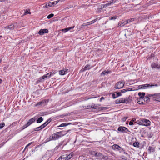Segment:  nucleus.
Here are the masks:
<instances>
[{
	"mask_svg": "<svg viewBox=\"0 0 160 160\" xmlns=\"http://www.w3.org/2000/svg\"><path fill=\"white\" fill-rule=\"evenodd\" d=\"M36 118L35 117H33L31 118L27 122V123L25 124L24 125H23L22 128V130H23L25 128H26L27 127H28L29 126H30V125H31L35 121Z\"/></svg>",
	"mask_w": 160,
	"mask_h": 160,
	"instance_id": "obj_6",
	"label": "nucleus"
},
{
	"mask_svg": "<svg viewBox=\"0 0 160 160\" xmlns=\"http://www.w3.org/2000/svg\"><path fill=\"white\" fill-rule=\"evenodd\" d=\"M154 56H155L154 54L153 53H152L151 54L150 56V58H152L154 57Z\"/></svg>",
	"mask_w": 160,
	"mask_h": 160,
	"instance_id": "obj_53",
	"label": "nucleus"
},
{
	"mask_svg": "<svg viewBox=\"0 0 160 160\" xmlns=\"http://www.w3.org/2000/svg\"><path fill=\"white\" fill-rule=\"evenodd\" d=\"M134 20V18H132L125 21L126 24H128L130 22H132Z\"/></svg>",
	"mask_w": 160,
	"mask_h": 160,
	"instance_id": "obj_30",
	"label": "nucleus"
},
{
	"mask_svg": "<svg viewBox=\"0 0 160 160\" xmlns=\"http://www.w3.org/2000/svg\"><path fill=\"white\" fill-rule=\"evenodd\" d=\"M16 23H14L13 24H10L9 25L6 26L4 28V29L5 30L8 29L9 30H13L16 27Z\"/></svg>",
	"mask_w": 160,
	"mask_h": 160,
	"instance_id": "obj_9",
	"label": "nucleus"
},
{
	"mask_svg": "<svg viewBox=\"0 0 160 160\" xmlns=\"http://www.w3.org/2000/svg\"><path fill=\"white\" fill-rule=\"evenodd\" d=\"M148 87V84H145L139 85L138 88L139 89H144Z\"/></svg>",
	"mask_w": 160,
	"mask_h": 160,
	"instance_id": "obj_20",
	"label": "nucleus"
},
{
	"mask_svg": "<svg viewBox=\"0 0 160 160\" xmlns=\"http://www.w3.org/2000/svg\"><path fill=\"white\" fill-rule=\"evenodd\" d=\"M118 0H111L110 1H109V2H110V3L111 5V4H113L114 3H115Z\"/></svg>",
	"mask_w": 160,
	"mask_h": 160,
	"instance_id": "obj_41",
	"label": "nucleus"
},
{
	"mask_svg": "<svg viewBox=\"0 0 160 160\" xmlns=\"http://www.w3.org/2000/svg\"><path fill=\"white\" fill-rule=\"evenodd\" d=\"M51 74H52L51 72H49L47 74L44 75H43V77L45 78H46L48 77L49 78L51 76Z\"/></svg>",
	"mask_w": 160,
	"mask_h": 160,
	"instance_id": "obj_34",
	"label": "nucleus"
},
{
	"mask_svg": "<svg viewBox=\"0 0 160 160\" xmlns=\"http://www.w3.org/2000/svg\"><path fill=\"white\" fill-rule=\"evenodd\" d=\"M6 1V0H0V2H4Z\"/></svg>",
	"mask_w": 160,
	"mask_h": 160,
	"instance_id": "obj_62",
	"label": "nucleus"
},
{
	"mask_svg": "<svg viewBox=\"0 0 160 160\" xmlns=\"http://www.w3.org/2000/svg\"><path fill=\"white\" fill-rule=\"evenodd\" d=\"M73 156V153L71 152L70 153L65 152L63 153L58 159L57 160H69Z\"/></svg>",
	"mask_w": 160,
	"mask_h": 160,
	"instance_id": "obj_2",
	"label": "nucleus"
},
{
	"mask_svg": "<svg viewBox=\"0 0 160 160\" xmlns=\"http://www.w3.org/2000/svg\"><path fill=\"white\" fill-rule=\"evenodd\" d=\"M130 125H132L134 124V123L132 121H130L129 123Z\"/></svg>",
	"mask_w": 160,
	"mask_h": 160,
	"instance_id": "obj_55",
	"label": "nucleus"
},
{
	"mask_svg": "<svg viewBox=\"0 0 160 160\" xmlns=\"http://www.w3.org/2000/svg\"><path fill=\"white\" fill-rule=\"evenodd\" d=\"M153 133L152 132H150L148 135V138H152L153 136Z\"/></svg>",
	"mask_w": 160,
	"mask_h": 160,
	"instance_id": "obj_36",
	"label": "nucleus"
},
{
	"mask_svg": "<svg viewBox=\"0 0 160 160\" xmlns=\"http://www.w3.org/2000/svg\"><path fill=\"white\" fill-rule=\"evenodd\" d=\"M52 136L54 139V141L58 140L60 138L58 132L52 134Z\"/></svg>",
	"mask_w": 160,
	"mask_h": 160,
	"instance_id": "obj_15",
	"label": "nucleus"
},
{
	"mask_svg": "<svg viewBox=\"0 0 160 160\" xmlns=\"http://www.w3.org/2000/svg\"><path fill=\"white\" fill-rule=\"evenodd\" d=\"M126 24L125 21L120 22L118 23V26L120 27L124 26L125 25L127 24Z\"/></svg>",
	"mask_w": 160,
	"mask_h": 160,
	"instance_id": "obj_29",
	"label": "nucleus"
},
{
	"mask_svg": "<svg viewBox=\"0 0 160 160\" xmlns=\"http://www.w3.org/2000/svg\"><path fill=\"white\" fill-rule=\"evenodd\" d=\"M68 143V142L67 141L66 139H65L63 141L60 142L51 151L53 152L54 151L58 150H61L63 149V147L67 144Z\"/></svg>",
	"mask_w": 160,
	"mask_h": 160,
	"instance_id": "obj_1",
	"label": "nucleus"
},
{
	"mask_svg": "<svg viewBox=\"0 0 160 160\" xmlns=\"http://www.w3.org/2000/svg\"><path fill=\"white\" fill-rule=\"evenodd\" d=\"M127 118H128L127 117L124 118L122 119L123 121H125Z\"/></svg>",
	"mask_w": 160,
	"mask_h": 160,
	"instance_id": "obj_59",
	"label": "nucleus"
},
{
	"mask_svg": "<svg viewBox=\"0 0 160 160\" xmlns=\"http://www.w3.org/2000/svg\"><path fill=\"white\" fill-rule=\"evenodd\" d=\"M143 99L138 98L137 100V102L140 104H144V102Z\"/></svg>",
	"mask_w": 160,
	"mask_h": 160,
	"instance_id": "obj_23",
	"label": "nucleus"
},
{
	"mask_svg": "<svg viewBox=\"0 0 160 160\" xmlns=\"http://www.w3.org/2000/svg\"><path fill=\"white\" fill-rule=\"evenodd\" d=\"M102 158L103 159H107L108 158V157L107 156H103L102 157Z\"/></svg>",
	"mask_w": 160,
	"mask_h": 160,
	"instance_id": "obj_60",
	"label": "nucleus"
},
{
	"mask_svg": "<svg viewBox=\"0 0 160 160\" xmlns=\"http://www.w3.org/2000/svg\"><path fill=\"white\" fill-rule=\"evenodd\" d=\"M138 94L139 97V98L143 99L145 95V93L144 92L142 93L141 92H139Z\"/></svg>",
	"mask_w": 160,
	"mask_h": 160,
	"instance_id": "obj_22",
	"label": "nucleus"
},
{
	"mask_svg": "<svg viewBox=\"0 0 160 160\" xmlns=\"http://www.w3.org/2000/svg\"><path fill=\"white\" fill-rule=\"evenodd\" d=\"M5 123L3 122L1 123H0V129H2L3 127L5 126Z\"/></svg>",
	"mask_w": 160,
	"mask_h": 160,
	"instance_id": "obj_44",
	"label": "nucleus"
},
{
	"mask_svg": "<svg viewBox=\"0 0 160 160\" xmlns=\"http://www.w3.org/2000/svg\"><path fill=\"white\" fill-rule=\"evenodd\" d=\"M69 30V29H68V28H66L64 29H62V32L65 33L66 32L68 31Z\"/></svg>",
	"mask_w": 160,
	"mask_h": 160,
	"instance_id": "obj_37",
	"label": "nucleus"
},
{
	"mask_svg": "<svg viewBox=\"0 0 160 160\" xmlns=\"http://www.w3.org/2000/svg\"><path fill=\"white\" fill-rule=\"evenodd\" d=\"M72 123L69 122H66V123H63L60 124L59 126H58V127H65L68 125H70L72 124Z\"/></svg>",
	"mask_w": 160,
	"mask_h": 160,
	"instance_id": "obj_24",
	"label": "nucleus"
},
{
	"mask_svg": "<svg viewBox=\"0 0 160 160\" xmlns=\"http://www.w3.org/2000/svg\"><path fill=\"white\" fill-rule=\"evenodd\" d=\"M148 96L157 101L160 102V93L149 94Z\"/></svg>",
	"mask_w": 160,
	"mask_h": 160,
	"instance_id": "obj_7",
	"label": "nucleus"
},
{
	"mask_svg": "<svg viewBox=\"0 0 160 160\" xmlns=\"http://www.w3.org/2000/svg\"><path fill=\"white\" fill-rule=\"evenodd\" d=\"M42 102V105H46L47 104L48 102H49V100L48 99L47 100H45L44 99L42 100V101H41Z\"/></svg>",
	"mask_w": 160,
	"mask_h": 160,
	"instance_id": "obj_25",
	"label": "nucleus"
},
{
	"mask_svg": "<svg viewBox=\"0 0 160 160\" xmlns=\"http://www.w3.org/2000/svg\"><path fill=\"white\" fill-rule=\"evenodd\" d=\"M149 97H150L148 96H148H144L143 98L144 102H149L150 100Z\"/></svg>",
	"mask_w": 160,
	"mask_h": 160,
	"instance_id": "obj_28",
	"label": "nucleus"
},
{
	"mask_svg": "<svg viewBox=\"0 0 160 160\" xmlns=\"http://www.w3.org/2000/svg\"><path fill=\"white\" fill-rule=\"evenodd\" d=\"M112 148L114 150L118 151L120 153H123L126 155H128V153L125 151V149L118 144H114L112 146Z\"/></svg>",
	"mask_w": 160,
	"mask_h": 160,
	"instance_id": "obj_3",
	"label": "nucleus"
},
{
	"mask_svg": "<svg viewBox=\"0 0 160 160\" xmlns=\"http://www.w3.org/2000/svg\"><path fill=\"white\" fill-rule=\"evenodd\" d=\"M132 88H126L123 89L122 90H121V92L122 93H125V92H127V91H132Z\"/></svg>",
	"mask_w": 160,
	"mask_h": 160,
	"instance_id": "obj_26",
	"label": "nucleus"
},
{
	"mask_svg": "<svg viewBox=\"0 0 160 160\" xmlns=\"http://www.w3.org/2000/svg\"><path fill=\"white\" fill-rule=\"evenodd\" d=\"M139 144L140 143L138 142H135L133 143V145L134 147L139 148Z\"/></svg>",
	"mask_w": 160,
	"mask_h": 160,
	"instance_id": "obj_33",
	"label": "nucleus"
},
{
	"mask_svg": "<svg viewBox=\"0 0 160 160\" xmlns=\"http://www.w3.org/2000/svg\"><path fill=\"white\" fill-rule=\"evenodd\" d=\"M107 7V6L106 5V4H103V5H102V8H106Z\"/></svg>",
	"mask_w": 160,
	"mask_h": 160,
	"instance_id": "obj_54",
	"label": "nucleus"
},
{
	"mask_svg": "<svg viewBox=\"0 0 160 160\" xmlns=\"http://www.w3.org/2000/svg\"><path fill=\"white\" fill-rule=\"evenodd\" d=\"M58 2H59L58 0L56 1L52 2V4H53V6L56 5V4H57L58 3Z\"/></svg>",
	"mask_w": 160,
	"mask_h": 160,
	"instance_id": "obj_49",
	"label": "nucleus"
},
{
	"mask_svg": "<svg viewBox=\"0 0 160 160\" xmlns=\"http://www.w3.org/2000/svg\"><path fill=\"white\" fill-rule=\"evenodd\" d=\"M112 72L111 71L108 70L107 71H103L101 73V76H104L106 75L107 74H109L110 73Z\"/></svg>",
	"mask_w": 160,
	"mask_h": 160,
	"instance_id": "obj_21",
	"label": "nucleus"
},
{
	"mask_svg": "<svg viewBox=\"0 0 160 160\" xmlns=\"http://www.w3.org/2000/svg\"><path fill=\"white\" fill-rule=\"evenodd\" d=\"M32 143V142H30V143H29L28 145H27L26 147H25V149H26L29 146H30Z\"/></svg>",
	"mask_w": 160,
	"mask_h": 160,
	"instance_id": "obj_48",
	"label": "nucleus"
},
{
	"mask_svg": "<svg viewBox=\"0 0 160 160\" xmlns=\"http://www.w3.org/2000/svg\"><path fill=\"white\" fill-rule=\"evenodd\" d=\"M151 67L153 68H157L158 69H160V65H158L154 62L152 63Z\"/></svg>",
	"mask_w": 160,
	"mask_h": 160,
	"instance_id": "obj_16",
	"label": "nucleus"
},
{
	"mask_svg": "<svg viewBox=\"0 0 160 160\" xmlns=\"http://www.w3.org/2000/svg\"><path fill=\"white\" fill-rule=\"evenodd\" d=\"M51 141H54V139L52 136V134L48 138L44 141V143H46Z\"/></svg>",
	"mask_w": 160,
	"mask_h": 160,
	"instance_id": "obj_18",
	"label": "nucleus"
},
{
	"mask_svg": "<svg viewBox=\"0 0 160 160\" xmlns=\"http://www.w3.org/2000/svg\"><path fill=\"white\" fill-rule=\"evenodd\" d=\"M116 93V97L117 98L119 96H122V94L120 92H115Z\"/></svg>",
	"mask_w": 160,
	"mask_h": 160,
	"instance_id": "obj_43",
	"label": "nucleus"
},
{
	"mask_svg": "<svg viewBox=\"0 0 160 160\" xmlns=\"http://www.w3.org/2000/svg\"><path fill=\"white\" fill-rule=\"evenodd\" d=\"M150 84L151 85H149V86H150V87H152V86L157 87V86H158V84H155V83L151 84Z\"/></svg>",
	"mask_w": 160,
	"mask_h": 160,
	"instance_id": "obj_47",
	"label": "nucleus"
},
{
	"mask_svg": "<svg viewBox=\"0 0 160 160\" xmlns=\"http://www.w3.org/2000/svg\"><path fill=\"white\" fill-rule=\"evenodd\" d=\"M45 78L43 77V76L42 77H40L36 81V84H37L40 82H42L44 81Z\"/></svg>",
	"mask_w": 160,
	"mask_h": 160,
	"instance_id": "obj_19",
	"label": "nucleus"
},
{
	"mask_svg": "<svg viewBox=\"0 0 160 160\" xmlns=\"http://www.w3.org/2000/svg\"><path fill=\"white\" fill-rule=\"evenodd\" d=\"M54 16V14L53 13H51L49 15H48L47 16V18L48 19H50L53 17Z\"/></svg>",
	"mask_w": 160,
	"mask_h": 160,
	"instance_id": "obj_38",
	"label": "nucleus"
},
{
	"mask_svg": "<svg viewBox=\"0 0 160 160\" xmlns=\"http://www.w3.org/2000/svg\"><path fill=\"white\" fill-rule=\"evenodd\" d=\"M53 6V4L52 2H49L48 3H47L46 4L45 6H43V7H46L47 8L49 7H52Z\"/></svg>",
	"mask_w": 160,
	"mask_h": 160,
	"instance_id": "obj_27",
	"label": "nucleus"
},
{
	"mask_svg": "<svg viewBox=\"0 0 160 160\" xmlns=\"http://www.w3.org/2000/svg\"><path fill=\"white\" fill-rule=\"evenodd\" d=\"M102 141H102L101 140V141H97V142H98L99 143H103Z\"/></svg>",
	"mask_w": 160,
	"mask_h": 160,
	"instance_id": "obj_64",
	"label": "nucleus"
},
{
	"mask_svg": "<svg viewBox=\"0 0 160 160\" xmlns=\"http://www.w3.org/2000/svg\"><path fill=\"white\" fill-rule=\"evenodd\" d=\"M70 130H68L67 131H61L59 132H58L60 138L66 134Z\"/></svg>",
	"mask_w": 160,
	"mask_h": 160,
	"instance_id": "obj_11",
	"label": "nucleus"
},
{
	"mask_svg": "<svg viewBox=\"0 0 160 160\" xmlns=\"http://www.w3.org/2000/svg\"><path fill=\"white\" fill-rule=\"evenodd\" d=\"M37 105H42L41 101L38 102L37 103Z\"/></svg>",
	"mask_w": 160,
	"mask_h": 160,
	"instance_id": "obj_57",
	"label": "nucleus"
},
{
	"mask_svg": "<svg viewBox=\"0 0 160 160\" xmlns=\"http://www.w3.org/2000/svg\"><path fill=\"white\" fill-rule=\"evenodd\" d=\"M136 120V119L135 118H133L132 120V121L133 122H134Z\"/></svg>",
	"mask_w": 160,
	"mask_h": 160,
	"instance_id": "obj_63",
	"label": "nucleus"
},
{
	"mask_svg": "<svg viewBox=\"0 0 160 160\" xmlns=\"http://www.w3.org/2000/svg\"><path fill=\"white\" fill-rule=\"evenodd\" d=\"M18 121H17L13 122L12 124L10 125L11 127H12L13 126H16L19 122Z\"/></svg>",
	"mask_w": 160,
	"mask_h": 160,
	"instance_id": "obj_35",
	"label": "nucleus"
},
{
	"mask_svg": "<svg viewBox=\"0 0 160 160\" xmlns=\"http://www.w3.org/2000/svg\"><path fill=\"white\" fill-rule=\"evenodd\" d=\"M91 24V23H90V22H87V23H84L83 25H82V26H88V25H90Z\"/></svg>",
	"mask_w": 160,
	"mask_h": 160,
	"instance_id": "obj_46",
	"label": "nucleus"
},
{
	"mask_svg": "<svg viewBox=\"0 0 160 160\" xmlns=\"http://www.w3.org/2000/svg\"><path fill=\"white\" fill-rule=\"evenodd\" d=\"M51 121L52 119L50 118H49L43 124L46 126Z\"/></svg>",
	"mask_w": 160,
	"mask_h": 160,
	"instance_id": "obj_31",
	"label": "nucleus"
},
{
	"mask_svg": "<svg viewBox=\"0 0 160 160\" xmlns=\"http://www.w3.org/2000/svg\"><path fill=\"white\" fill-rule=\"evenodd\" d=\"M117 18V16H113V17H110L109 18V20H115Z\"/></svg>",
	"mask_w": 160,
	"mask_h": 160,
	"instance_id": "obj_40",
	"label": "nucleus"
},
{
	"mask_svg": "<svg viewBox=\"0 0 160 160\" xmlns=\"http://www.w3.org/2000/svg\"><path fill=\"white\" fill-rule=\"evenodd\" d=\"M40 127L41 128V129H42L43 128H45L46 127V126L44 124H43L42 125H41Z\"/></svg>",
	"mask_w": 160,
	"mask_h": 160,
	"instance_id": "obj_52",
	"label": "nucleus"
},
{
	"mask_svg": "<svg viewBox=\"0 0 160 160\" xmlns=\"http://www.w3.org/2000/svg\"><path fill=\"white\" fill-rule=\"evenodd\" d=\"M48 30L47 29H40L39 32L38 34L41 35H44V34L45 33H48Z\"/></svg>",
	"mask_w": 160,
	"mask_h": 160,
	"instance_id": "obj_14",
	"label": "nucleus"
},
{
	"mask_svg": "<svg viewBox=\"0 0 160 160\" xmlns=\"http://www.w3.org/2000/svg\"><path fill=\"white\" fill-rule=\"evenodd\" d=\"M74 28V26H72V27H68V29H69V30L71 29H73Z\"/></svg>",
	"mask_w": 160,
	"mask_h": 160,
	"instance_id": "obj_58",
	"label": "nucleus"
},
{
	"mask_svg": "<svg viewBox=\"0 0 160 160\" xmlns=\"http://www.w3.org/2000/svg\"><path fill=\"white\" fill-rule=\"evenodd\" d=\"M43 118L42 117H40L37 120V122L38 123L41 122L43 121Z\"/></svg>",
	"mask_w": 160,
	"mask_h": 160,
	"instance_id": "obj_32",
	"label": "nucleus"
},
{
	"mask_svg": "<svg viewBox=\"0 0 160 160\" xmlns=\"http://www.w3.org/2000/svg\"><path fill=\"white\" fill-rule=\"evenodd\" d=\"M104 99V98L103 97H102L100 100V101L101 102L102 100Z\"/></svg>",
	"mask_w": 160,
	"mask_h": 160,
	"instance_id": "obj_61",
	"label": "nucleus"
},
{
	"mask_svg": "<svg viewBox=\"0 0 160 160\" xmlns=\"http://www.w3.org/2000/svg\"><path fill=\"white\" fill-rule=\"evenodd\" d=\"M102 155V154L101 153H96L95 154V155L96 156H101Z\"/></svg>",
	"mask_w": 160,
	"mask_h": 160,
	"instance_id": "obj_51",
	"label": "nucleus"
},
{
	"mask_svg": "<svg viewBox=\"0 0 160 160\" xmlns=\"http://www.w3.org/2000/svg\"><path fill=\"white\" fill-rule=\"evenodd\" d=\"M115 92L112 94V96L113 98L115 99L117 98L116 97V95L115 94Z\"/></svg>",
	"mask_w": 160,
	"mask_h": 160,
	"instance_id": "obj_45",
	"label": "nucleus"
},
{
	"mask_svg": "<svg viewBox=\"0 0 160 160\" xmlns=\"http://www.w3.org/2000/svg\"><path fill=\"white\" fill-rule=\"evenodd\" d=\"M31 13H30V11L29 10H26L25 12H24V15H26L28 14H30Z\"/></svg>",
	"mask_w": 160,
	"mask_h": 160,
	"instance_id": "obj_39",
	"label": "nucleus"
},
{
	"mask_svg": "<svg viewBox=\"0 0 160 160\" xmlns=\"http://www.w3.org/2000/svg\"><path fill=\"white\" fill-rule=\"evenodd\" d=\"M131 101L132 99L130 98H126L125 99L123 98H119L115 100V102L116 104H120L121 103H126V104H128Z\"/></svg>",
	"mask_w": 160,
	"mask_h": 160,
	"instance_id": "obj_4",
	"label": "nucleus"
},
{
	"mask_svg": "<svg viewBox=\"0 0 160 160\" xmlns=\"http://www.w3.org/2000/svg\"><path fill=\"white\" fill-rule=\"evenodd\" d=\"M41 130V129L40 126L34 129V131H38Z\"/></svg>",
	"mask_w": 160,
	"mask_h": 160,
	"instance_id": "obj_42",
	"label": "nucleus"
},
{
	"mask_svg": "<svg viewBox=\"0 0 160 160\" xmlns=\"http://www.w3.org/2000/svg\"><path fill=\"white\" fill-rule=\"evenodd\" d=\"M92 67V66H91L90 64H87L86 66L84 68L80 70V72H82L88 70L90 69Z\"/></svg>",
	"mask_w": 160,
	"mask_h": 160,
	"instance_id": "obj_13",
	"label": "nucleus"
},
{
	"mask_svg": "<svg viewBox=\"0 0 160 160\" xmlns=\"http://www.w3.org/2000/svg\"><path fill=\"white\" fill-rule=\"evenodd\" d=\"M106 6H107V7H108V6H110V5H111V4L110 2H109H109L108 3H106Z\"/></svg>",
	"mask_w": 160,
	"mask_h": 160,
	"instance_id": "obj_56",
	"label": "nucleus"
},
{
	"mask_svg": "<svg viewBox=\"0 0 160 160\" xmlns=\"http://www.w3.org/2000/svg\"><path fill=\"white\" fill-rule=\"evenodd\" d=\"M125 82L122 81L118 82L115 84L114 88L117 89H119L122 88L124 85Z\"/></svg>",
	"mask_w": 160,
	"mask_h": 160,
	"instance_id": "obj_8",
	"label": "nucleus"
},
{
	"mask_svg": "<svg viewBox=\"0 0 160 160\" xmlns=\"http://www.w3.org/2000/svg\"><path fill=\"white\" fill-rule=\"evenodd\" d=\"M118 130V131H120L122 132L126 133L129 131L128 129L127 128L122 126L119 127Z\"/></svg>",
	"mask_w": 160,
	"mask_h": 160,
	"instance_id": "obj_10",
	"label": "nucleus"
},
{
	"mask_svg": "<svg viewBox=\"0 0 160 160\" xmlns=\"http://www.w3.org/2000/svg\"><path fill=\"white\" fill-rule=\"evenodd\" d=\"M68 70V69H65L59 70V74L61 75H65L67 73Z\"/></svg>",
	"mask_w": 160,
	"mask_h": 160,
	"instance_id": "obj_17",
	"label": "nucleus"
},
{
	"mask_svg": "<svg viewBox=\"0 0 160 160\" xmlns=\"http://www.w3.org/2000/svg\"><path fill=\"white\" fill-rule=\"evenodd\" d=\"M96 21H97V19H95L93 20L92 21H90V22L91 24L94 23L95 22H96Z\"/></svg>",
	"mask_w": 160,
	"mask_h": 160,
	"instance_id": "obj_50",
	"label": "nucleus"
},
{
	"mask_svg": "<svg viewBox=\"0 0 160 160\" xmlns=\"http://www.w3.org/2000/svg\"><path fill=\"white\" fill-rule=\"evenodd\" d=\"M138 124L140 125L148 126L151 125V122L148 119H142L140 120Z\"/></svg>",
	"mask_w": 160,
	"mask_h": 160,
	"instance_id": "obj_5",
	"label": "nucleus"
},
{
	"mask_svg": "<svg viewBox=\"0 0 160 160\" xmlns=\"http://www.w3.org/2000/svg\"><path fill=\"white\" fill-rule=\"evenodd\" d=\"M155 147L154 145L149 146L148 148V151L149 154L154 152L155 151Z\"/></svg>",
	"mask_w": 160,
	"mask_h": 160,
	"instance_id": "obj_12",
	"label": "nucleus"
}]
</instances>
